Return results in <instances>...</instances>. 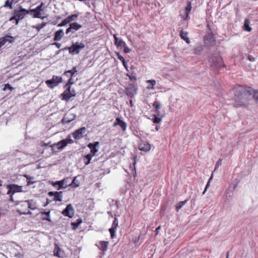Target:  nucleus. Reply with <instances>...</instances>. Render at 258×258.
I'll return each instance as SVG.
<instances>
[{
	"label": "nucleus",
	"mask_w": 258,
	"mask_h": 258,
	"mask_svg": "<svg viewBox=\"0 0 258 258\" xmlns=\"http://www.w3.org/2000/svg\"><path fill=\"white\" fill-rule=\"evenodd\" d=\"M16 205H20L21 207H28L27 200L19 202Z\"/></svg>",
	"instance_id": "obj_43"
},
{
	"label": "nucleus",
	"mask_w": 258,
	"mask_h": 258,
	"mask_svg": "<svg viewBox=\"0 0 258 258\" xmlns=\"http://www.w3.org/2000/svg\"><path fill=\"white\" fill-rule=\"evenodd\" d=\"M99 142H96L94 143H89L88 145V147L90 149V152L93 156L95 155V154L98 151V149L97 148V147L99 146Z\"/></svg>",
	"instance_id": "obj_15"
},
{
	"label": "nucleus",
	"mask_w": 258,
	"mask_h": 258,
	"mask_svg": "<svg viewBox=\"0 0 258 258\" xmlns=\"http://www.w3.org/2000/svg\"><path fill=\"white\" fill-rule=\"evenodd\" d=\"M14 13L17 18L22 19L24 18L26 14L29 13V11H28L22 7H20V10H15L14 11Z\"/></svg>",
	"instance_id": "obj_12"
},
{
	"label": "nucleus",
	"mask_w": 258,
	"mask_h": 258,
	"mask_svg": "<svg viewBox=\"0 0 258 258\" xmlns=\"http://www.w3.org/2000/svg\"><path fill=\"white\" fill-rule=\"evenodd\" d=\"M155 108L156 109L155 112H156V111H158V110L160 108V104L159 102L157 101H155L153 105Z\"/></svg>",
	"instance_id": "obj_45"
},
{
	"label": "nucleus",
	"mask_w": 258,
	"mask_h": 258,
	"mask_svg": "<svg viewBox=\"0 0 258 258\" xmlns=\"http://www.w3.org/2000/svg\"><path fill=\"white\" fill-rule=\"evenodd\" d=\"M6 41L7 40L5 38H4L2 40H0V48L5 44Z\"/></svg>",
	"instance_id": "obj_53"
},
{
	"label": "nucleus",
	"mask_w": 258,
	"mask_h": 258,
	"mask_svg": "<svg viewBox=\"0 0 258 258\" xmlns=\"http://www.w3.org/2000/svg\"><path fill=\"white\" fill-rule=\"evenodd\" d=\"M25 177L27 179V185L29 186L33 183H34V181H32L31 179H33V178L32 177H30V176L26 175L25 176Z\"/></svg>",
	"instance_id": "obj_38"
},
{
	"label": "nucleus",
	"mask_w": 258,
	"mask_h": 258,
	"mask_svg": "<svg viewBox=\"0 0 258 258\" xmlns=\"http://www.w3.org/2000/svg\"><path fill=\"white\" fill-rule=\"evenodd\" d=\"M72 47L71 54L72 55L78 54L80 53V50L85 47V45L82 42H77L72 44Z\"/></svg>",
	"instance_id": "obj_6"
},
{
	"label": "nucleus",
	"mask_w": 258,
	"mask_h": 258,
	"mask_svg": "<svg viewBox=\"0 0 258 258\" xmlns=\"http://www.w3.org/2000/svg\"><path fill=\"white\" fill-rule=\"evenodd\" d=\"M108 245V242L105 241H101L96 245L97 247L102 251L107 250Z\"/></svg>",
	"instance_id": "obj_20"
},
{
	"label": "nucleus",
	"mask_w": 258,
	"mask_h": 258,
	"mask_svg": "<svg viewBox=\"0 0 258 258\" xmlns=\"http://www.w3.org/2000/svg\"><path fill=\"white\" fill-rule=\"evenodd\" d=\"M62 79L61 77L53 76L52 78L45 81V84L50 89H53L62 82Z\"/></svg>",
	"instance_id": "obj_3"
},
{
	"label": "nucleus",
	"mask_w": 258,
	"mask_h": 258,
	"mask_svg": "<svg viewBox=\"0 0 258 258\" xmlns=\"http://www.w3.org/2000/svg\"><path fill=\"white\" fill-rule=\"evenodd\" d=\"M204 43L206 47H210L215 44V39L212 33H209L204 37Z\"/></svg>",
	"instance_id": "obj_5"
},
{
	"label": "nucleus",
	"mask_w": 258,
	"mask_h": 258,
	"mask_svg": "<svg viewBox=\"0 0 258 258\" xmlns=\"http://www.w3.org/2000/svg\"><path fill=\"white\" fill-rule=\"evenodd\" d=\"M43 5L44 4L43 3H41V4L40 5H39L35 8V10L41 13L43 11V9L42 8V7H43Z\"/></svg>",
	"instance_id": "obj_46"
},
{
	"label": "nucleus",
	"mask_w": 258,
	"mask_h": 258,
	"mask_svg": "<svg viewBox=\"0 0 258 258\" xmlns=\"http://www.w3.org/2000/svg\"><path fill=\"white\" fill-rule=\"evenodd\" d=\"M140 150L147 152L151 149V145L145 141H142L139 145Z\"/></svg>",
	"instance_id": "obj_14"
},
{
	"label": "nucleus",
	"mask_w": 258,
	"mask_h": 258,
	"mask_svg": "<svg viewBox=\"0 0 258 258\" xmlns=\"http://www.w3.org/2000/svg\"><path fill=\"white\" fill-rule=\"evenodd\" d=\"M9 195H10V201L11 202H14V198H13V195H12V194H8Z\"/></svg>",
	"instance_id": "obj_59"
},
{
	"label": "nucleus",
	"mask_w": 258,
	"mask_h": 258,
	"mask_svg": "<svg viewBox=\"0 0 258 258\" xmlns=\"http://www.w3.org/2000/svg\"><path fill=\"white\" fill-rule=\"evenodd\" d=\"M113 37L114 39V43L117 47L125 46V42L121 39L118 38L116 34H114Z\"/></svg>",
	"instance_id": "obj_18"
},
{
	"label": "nucleus",
	"mask_w": 258,
	"mask_h": 258,
	"mask_svg": "<svg viewBox=\"0 0 258 258\" xmlns=\"http://www.w3.org/2000/svg\"><path fill=\"white\" fill-rule=\"evenodd\" d=\"M49 196H54V201L61 202L62 201V191H49L48 192Z\"/></svg>",
	"instance_id": "obj_16"
},
{
	"label": "nucleus",
	"mask_w": 258,
	"mask_h": 258,
	"mask_svg": "<svg viewBox=\"0 0 258 258\" xmlns=\"http://www.w3.org/2000/svg\"><path fill=\"white\" fill-rule=\"evenodd\" d=\"M16 19V16H15V15L12 17L10 19V21H12L13 20H15Z\"/></svg>",
	"instance_id": "obj_63"
},
{
	"label": "nucleus",
	"mask_w": 258,
	"mask_h": 258,
	"mask_svg": "<svg viewBox=\"0 0 258 258\" xmlns=\"http://www.w3.org/2000/svg\"><path fill=\"white\" fill-rule=\"evenodd\" d=\"M250 21L248 19H245L244 22L243 27L244 28L245 30L250 32L251 30V27L249 26Z\"/></svg>",
	"instance_id": "obj_31"
},
{
	"label": "nucleus",
	"mask_w": 258,
	"mask_h": 258,
	"mask_svg": "<svg viewBox=\"0 0 258 258\" xmlns=\"http://www.w3.org/2000/svg\"><path fill=\"white\" fill-rule=\"evenodd\" d=\"M119 125L122 128V131H125L126 130V123L121 120L119 117H117L115 122L114 123V126Z\"/></svg>",
	"instance_id": "obj_17"
},
{
	"label": "nucleus",
	"mask_w": 258,
	"mask_h": 258,
	"mask_svg": "<svg viewBox=\"0 0 258 258\" xmlns=\"http://www.w3.org/2000/svg\"><path fill=\"white\" fill-rule=\"evenodd\" d=\"M42 219L43 220H46V221H48L49 222H50L51 221V220L49 218V217H47L46 216V217H44V218H42Z\"/></svg>",
	"instance_id": "obj_60"
},
{
	"label": "nucleus",
	"mask_w": 258,
	"mask_h": 258,
	"mask_svg": "<svg viewBox=\"0 0 258 258\" xmlns=\"http://www.w3.org/2000/svg\"><path fill=\"white\" fill-rule=\"evenodd\" d=\"M17 211L18 212H19L20 213V214H21V215H32V212L29 210L22 212L21 211V210L18 209L17 210Z\"/></svg>",
	"instance_id": "obj_42"
},
{
	"label": "nucleus",
	"mask_w": 258,
	"mask_h": 258,
	"mask_svg": "<svg viewBox=\"0 0 258 258\" xmlns=\"http://www.w3.org/2000/svg\"><path fill=\"white\" fill-rule=\"evenodd\" d=\"M78 17V14H73L71 16H68L67 18H66L64 20H63L58 25V27H62L66 25L67 24L69 23L72 21H74L76 20V19Z\"/></svg>",
	"instance_id": "obj_11"
},
{
	"label": "nucleus",
	"mask_w": 258,
	"mask_h": 258,
	"mask_svg": "<svg viewBox=\"0 0 258 258\" xmlns=\"http://www.w3.org/2000/svg\"><path fill=\"white\" fill-rule=\"evenodd\" d=\"M86 132L85 127H82L72 133L73 137L75 140H80L83 138L84 134Z\"/></svg>",
	"instance_id": "obj_8"
},
{
	"label": "nucleus",
	"mask_w": 258,
	"mask_h": 258,
	"mask_svg": "<svg viewBox=\"0 0 258 258\" xmlns=\"http://www.w3.org/2000/svg\"><path fill=\"white\" fill-rule=\"evenodd\" d=\"M187 201V200H185L183 201H181L179 202L176 206V211L178 212L179 209H180L186 203Z\"/></svg>",
	"instance_id": "obj_36"
},
{
	"label": "nucleus",
	"mask_w": 258,
	"mask_h": 258,
	"mask_svg": "<svg viewBox=\"0 0 258 258\" xmlns=\"http://www.w3.org/2000/svg\"><path fill=\"white\" fill-rule=\"evenodd\" d=\"M160 228H161V226L159 225L155 230V231H156L157 232V234L159 232V230L160 229Z\"/></svg>",
	"instance_id": "obj_64"
},
{
	"label": "nucleus",
	"mask_w": 258,
	"mask_h": 258,
	"mask_svg": "<svg viewBox=\"0 0 258 258\" xmlns=\"http://www.w3.org/2000/svg\"><path fill=\"white\" fill-rule=\"evenodd\" d=\"M210 182L208 181V183H207V185L205 187V190L203 193V194H204L206 192V191L207 190L208 188L209 187V185H210Z\"/></svg>",
	"instance_id": "obj_58"
},
{
	"label": "nucleus",
	"mask_w": 258,
	"mask_h": 258,
	"mask_svg": "<svg viewBox=\"0 0 258 258\" xmlns=\"http://www.w3.org/2000/svg\"><path fill=\"white\" fill-rule=\"evenodd\" d=\"M54 45H55L58 48H59L61 46V44L60 43L57 42L54 43Z\"/></svg>",
	"instance_id": "obj_61"
},
{
	"label": "nucleus",
	"mask_w": 258,
	"mask_h": 258,
	"mask_svg": "<svg viewBox=\"0 0 258 258\" xmlns=\"http://www.w3.org/2000/svg\"><path fill=\"white\" fill-rule=\"evenodd\" d=\"M46 25V23H42L41 24L38 25L36 26L35 27V28L38 30V31H39L42 28H43L44 27H45Z\"/></svg>",
	"instance_id": "obj_41"
},
{
	"label": "nucleus",
	"mask_w": 258,
	"mask_h": 258,
	"mask_svg": "<svg viewBox=\"0 0 258 258\" xmlns=\"http://www.w3.org/2000/svg\"><path fill=\"white\" fill-rule=\"evenodd\" d=\"M60 249L59 247H56L54 249V255L58 257H60Z\"/></svg>",
	"instance_id": "obj_39"
},
{
	"label": "nucleus",
	"mask_w": 258,
	"mask_h": 258,
	"mask_svg": "<svg viewBox=\"0 0 258 258\" xmlns=\"http://www.w3.org/2000/svg\"><path fill=\"white\" fill-rule=\"evenodd\" d=\"M41 215H45L47 217H50V211L48 212H41Z\"/></svg>",
	"instance_id": "obj_55"
},
{
	"label": "nucleus",
	"mask_w": 258,
	"mask_h": 258,
	"mask_svg": "<svg viewBox=\"0 0 258 258\" xmlns=\"http://www.w3.org/2000/svg\"><path fill=\"white\" fill-rule=\"evenodd\" d=\"M203 50V46L202 44H198L195 48L194 53L195 54H200Z\"/></svg>",
	"instance_id": "obj_33"
},
{
	"label": "nucleus",
	"mask_w": 258,
	"mask_h": 258,
	"mask_svg": "<svg viewBox=\"0 0 258 258\" xmlns=\"http://www.w3.org/2000/svg\"><path fill=\"white\" fill-rule=\"evenodd\" d=\"M72 48V45H71L70 47H64V48L62 49V50H69V52L71 54V49Z\"/></svg>",
	"instance_id": "obj_56"
},
{
	"label": "nucleus",
	"mask_w": 258,
	"mask_h": 258,
	"mask_svg": "<svg viewBox=\"0 0 258 258\" xmlns=\"http://www.w3.org/2000/svg\"><path fill=\"white\" fill-rule=\"evenodd\" d=\"M74 141L71 138V136H69L66 139L62 140L55 144L57 149L62 150L69 144H72Z\"/></svg>",
	"instance_id": "obj_7"
},
{
	"label": "nucleus",
	"mask_w": 258,
	"mask_h": 258,
	"mask_svg": "<svg viewBox=\"0 0 258 258\" xmlns=\"http://www.w3.org/2000/svg\"><path fill=\"white\" fill-rule=\"evenodd\" d=\"M213 61H214V64L217 67H221V65L220 64H218L220 61H222V58L219 57L218 59V62H215L214 59H213Z\"/></svg>",
	"instance_id": "obj_52"
},
{
	"label": "nucleus",
	"mask_w": 258,
	"mask_h": 258,
	"mask_svg": "<svg viewBox=\"0 0 258 258\" xmlns=\"http://www.w3.org/2000/svg\"><path fill=\"white\" fill-rule=\"evenodd\" d=\"M82 26L78 23H73L70 24V27L66 30V34H68L70 32L72 33H75L76 31L80 29Z\"/></svg>",
	"instance_id": "obj_10"
},
{
	"label": "nucleus",
	"mask_w": 258,
	"mask_h": 258,
	"mask_svg": "<svg viewBox=\"0 0 258 258\" xmlns=\"http://www.w3.org/2000/svg\"><path fill=\"white\" fill-rule=\"evenodd\" d=\"M126 76L128 77L131 81H136L137 80V78L135 76L131 75L129 74H127Z\"/></svg>",
	"instance_id": "obj_51"
},
{
	"label": "nucleus",
	"mask_w": 258,
	"mask_h": 258,
	"mask_svg": "<svg viewBox=\"0 0 258 258\" xmlns=\"http://www.w3.org/2000/svg\"><path fill=\"white\" fill-rule=\"evenodd\" d=\"M28 11H29V12H33L34 13V15H33L34 18L43 19V17H42L40 16V15L41 14V13L40 12L35 10V9H30Z\"/></svg>",
	"instance_id": "obj_32"
},
{
	"label": "nucleus",
	"mask_w": 258,
	"mask_h": 258,
	"mask_svg": "<svg viewBox=\"0 0 258 258\" xmlns=\"http://www.w3.org/2000/svg\"><path fill=\"white\" fill-rule=\"evenodd\" d=\"M118 227V220L115 217L114 218V220L113 222V223L112 224V227L111 228H115V229H117Z\"/></svg>",
	"instance_id": "obj_44"
},
{
	"label": "nucleus",
	"mask_w": 258,
	"mask_h": 258,
	"mask_svg": "<svg viewBox=\"0 0 258 258\" xmlns=\"http://www.w3.org/2000/svg\"><path fill=\"white\" fill-rule=\"evenodd\" d=\"M191 9V5L190 2L188 3L187 6L185 8V11H186V19H187L188 17V13L190 12Z\"/></svg>",
	"instance_id": "obj_37"
},
{
	"label": "nucleus",
	"mask_w": 258,
	"mask_h": 258,
	"mask_svg": "<svg viewBox=\"0 0 258 258\" xmlns=\"http://www.w3.org/2000/svg\"><path fill=\"white\" fill-rule=\"evenodd\" d=\"M7 188H9L7 194L14 195L16 192L23 191V187L15 184H10L6 185Z\"/></svg>",
	"instance_id": "obj_4"
},
{
	"label": "nucleus",
	"mask_w": 258,
	"mask_h": 258,
	"mask_svg": "<svg viewBox=\"0 0 258 258\" xmlns=\"http://www.w3.org/2000/svg\"><path fill=\"white\" fill-rule=\"evenodd\" d=\"M159 115H160L159 111H156V114L153 115V122L154 123H159L161 121L163 116H161V117H160Z\"/></svg>",
	"instance_id": "obj_24"
},
{
	"label": "nucleus",
	"mask_w": 258,
	"mask_h": 258,
	"mask_svg": "<svg viewBox=\"0 0 258 258\" xmlns=\"http://www.w3.org/2000/svg\"><path fill=\"white\" fill-rule=\"evenodd\" d=\"M78 72L77 70V68L76 67H74L72 70H69L64 73V75L67 76L70 75L71 77L75 76V73Z\"/></svg>",
	"instance_id": "obj_28"
},
{
	"label": "nucleus",
	"mask_w": 258,
	"mask_h": 258,
	"mask_svg": "<svg viewBox=\"0 0 258 258\" xmlns=\"http://www.w3.org/2000/svg\"><path fill=\"white\" fill-rule=\"evenodd\" d=\"M123 47L124 48V50H123V51L124 53H129L131 51L132 49L129 48L127 46H126V44H125V46H123Z\"/></svg>",
	"instance_id": "obj_49"
},
{
	"label": "nucleus",
	"mask_w": 258,
	"mask_h": 258,
	"mask_svg": "<svg viewBox=\"0 0 258 258\" xmlns=\"http://www.w3.org/2000/svg\"><path fill=\"white\" fill-rule=\"evenodd\" d=\"M76 115L74 113H67L64 115L62 119L63 123H68L75 119Z\"/></svg>",
	"instance_id": "obj_13"
},
{
	"label": "nucleus",
	"mask_w": 258,
	"mask_h": 258,
	"mask_svg": "<svg viewBox=\"0 0 258 258\" xmlns=\"http://www.w3.org/2000/svg\"><path fill=\"white\" fill-rule=\"evenodd\" d=\"M82 220L81 218H78L76 222H72L71 225L73 227L74 229H76L78 226L82 223Z\"/></svg>",
	"instance_id": "obj_34"
},
{
	"label": "nucleus",
	"mask_w": 258,
	"mask_h": 258,
	"mask_svg": "<svg viewBox=\"0 0 258 258\" xmlns=\"http://www.w3.org/2000/svg\"><path fill=\"white\" fill-rule=\"evenodd\" d=\"M136 93V89L133 86L128 87L126 89V95L131 97H133Z\"/></svg>",
	"instance_id": "obj_22"
},
{
	"label": "nucleus",
	"mask_w": 258,
	"mask_h": 258,
	"mask_svg": "<svg viewBox=\"0 0 258 258\" xmlns=\"http://www.w3.org/2000/svg\"><path fill=\"white\" fill-rule=\"evenodd\" d=\"M63 35L64 32L62 29H60L56 31L54 33L53 40L56 41L60 40Z\"/></svg>",
	"instance_id": "obj_21"
},
{
	"label": "nucleus",
	"mask_w": 258,
	"mask_h": 258,
	"mask_svg": "<svg viewBox=\"0 0 258 258\" xmlns=\"http://www.w3.org/2000/svg\"><path fill=\"white\" fill-rule=\"evenodd\" d=\"M180 36L182 39L185 40L187 43L189 44L190 43V40L187 37V33L186 32H184L183 31L181 30L180 32Z\"/></svg>",
	"instance_id": "obj_27"
},
{
	"label": "nucleus",
	"mask_w": 258,
	"mask_h": 258,
	"mask_svg": "<svg viewBox=\"0 0 258 258\" xmlns=\"http://www.w3.org/2000/svg\"><path fill=\"white\" fill-rule=\"evenodd\" d=\"M250 100L253 99L255 102L258 101V90H254L251 88Z\"/></svg>",
	"instance_id": "obj_26"
},
{
	"label": "nucleus",
	"mask_w": 258,
	"mask_h": 258,
	"mask_svg": "<svg viewBox=\"0 0 258 258\" xmlns=\"http://www.w3.org/2000/svg\"><path fill=\"white\" fill-rule=\"evenodd\" d=\"M93 157V155L91 154H88L84 156V160L85 165H88L90 164V161L91 160Z\"/></svg>",
	"instance_id": "obj_29"
},
{
	"label": "nucleus",
	"mask_w": 258,
	"mask_h": 258,
	"mask_svg": "<svg viewBox=\"0 0 258 258\" xmlns=\"http://www.w3.org/2000/svg\"><path fill=\"white\" fill-rule=\"evenodd\" d=\"M50 144V142H48V143H46L44 142L43 141H42V142H41L40 146L41 147L47 146L48 145H49Z\"/></svg>",
	"instance_id": "obj_54"
},
{
	"label": "nucleus",
	"mask_w": 258,
	"mask_h": 258,
	"mask_svg": "<svg viewBox=\"0 0 258 258\" xmlns=\"http://www.w3.org/2000/svg\"><path fill=\"white\" fill-rule=\"evenodd\" d=\"M117 55L118 59L121 61L122 63H123V62H126L125 60L122 56L120 55L119 53H117Z\"/></svg>",
	"instance_id": "obj_50"
},
{
	"label": "nucleus",
	"mask_w": 258,
	"mask_h": 258,
	"mask_svg": "<svg viewBox=\"0 0 258 258\" xmlns=\"http://www.w3.org/2000/svg\"><path fill=\"white\" fill-rule=\"evenodd\" d=\"M80 182L79 180H77V177H75L74 178L72 182L70 184V186H71L73 187H77L79 186Z\"/></svg>",
	"instance_id": "obj_35"
},
{
	"label": "nucleus",
	"mask_w": 258,
	"mask_h": 258,
	"mask_svg": "<svg viewBox=\"0 0 258 258\" xmlns=\"http://www.w3.org/2000/svg\"><path fill=\"white\" fill-rule=\"evenodd\" d=\"M64 216L72 218L73 217L75 211L72 205L70 204L67 206L66 208L61 212Z\"/></svg>",
	"instance_id": "obj_9"
},
{
	"label": "nucleus",
	"mask_w": 258,
	"mask_h": 258,
	"mask_svg": "<svg viewBox=\"0 0 258 258\" xmlns=\"http://www.w3.org/2000/svg\"><path fill=\"white\" fill-rule=\"evenodd\" d=\"M116 229L111 228L109 229V232L110 233V236L111 238H113L115 236V232H116Z\"/></svg>",
	"instance_id": "obj_40"
},
{
	"label": "nucleus",
	"mask_w": 258,
	"mask_h": 258,
	"mask_svg": "<svg viewBox=\"0 0 258 258\" xmlns=\"http://www.w3.org/2000/svg\"><path fill=\"white\" fill-rule=\"evenodd\" d=\"M74 83V81L72 79V78H70L69 80V81L68 82L67 84H69L70 85H71V84H73Z\"/></svg>",
	"instance_id": "obj_62"
},
{
	"label": "nucleus",
	"mask_w": 258,
	"mask_h": 258,
	"mask_svg": "<svg viewBox=\"0 0 258 258\" xmlns=\"http://www.w3.org/2000/svg\"><path fill=\"white\" fill-rule=\"evenodd\" d=\"M28 208L32 210H34L37 209V203L33 200H27Z\"/></svg>",
	"instance_id": "obj_23"
},
{
	"label": "nucleus",
	"mask_w": 258,
	"mask_h": 258,
	"mask_svg": "<svg viewBox=\"0 0 258 258\" xmlns=\"http://www.w3.org/2000/svg\"><path fill=\"white\" fill-rule=\"evenodd\" d=\"M7 89L12 90L13 89V88L9 84H5V87L3 88V90L5 91L7 90Z\"/></svg>",
	"instance_id": "obj_47"
},
{
	"label": "nucleus",
	"mask_w": 258,
	"mask_h": 258,
	"mask_svg": "<svg viewBox=\"0 0 258 258\" xmlns=\"http://www.w3.org/2000/svg\"><path fill=\"white\" fill-rule=\"evenodd\" d=\"M251 88L238 86L234 89V103L236 107H247L250 100Z\"/></svg>",
	"instance_id": "obj_1"
},
{
	"label": "nucleus",
	"mask_w": 258,
	"mask_h": 258,
	"mask_svg": "<svg viewBox=\"0 0 258 258\" xmlns=\"http://www.w3.org/2000/svg\"><path fill=\"white\" fill-rule=\"evenodd\" d=\"M222 162V159H219L216 163L215 167V170L219 168V166L221 165Z\"/></svg>",
	"instance_id": "obj_48"
},
{
	"label": "nucleus",
	"mask_w": 258,
	"mask_h": 258,
	"mask_svg": "<svg viewBox=\"0 0 258 258\" xmlns=\"http://www.w3.org/2000/svg\"><path fill=\"white\" fill-rule=\"evenodd\" d=\"M123 67L125 68L126 71L127 72H128V66L126 63V62H123V63H122Z\"/></svg>",
	"instance_id": "obj_57"
},
{
	"label": "nucleus",
	"mask_w": 258,
	"mask_h": 258,
	"mask_svg": "<svg viewBox=\"0 0 258 258\" xmlns=\"http://www.w3.org/2000/svg\"><path fill=\"white\" fill-rule=\"evenodd\" d=\"M64 87L66 88V90L61 94L62 100L68 101L71 97L76 96V91L74 88H72L71 86L69 84H66Z\"/></svg>",
	"instance_id": "obj_2"
},
{
	"label": "nucleus",
	"mask_w": 258,
	"mask_h": 258,
	"mask_svg": "<svg viewBox=\"0 0 258 258\" xmlns=\"http://www.w3.org/2000/svg\"><path fill=\"white\" fill-rule=\"evenodd\" d=\"M65 179H62L60 181H57L55 182H52V185L54 187L58 186L57 189L59 190L62 188H65L67 186V185H64Z\"/></svg>",
	"instance_id": "obj_19"
},
{
	"label": "nucleus",
	"mask_w": 258,
	"mask_h": 258,
	"mask_svg": "<svg viewBox=\"0 0 258 258\" xmlns=\"http://www.w3.org/2000/svg\"><path fill=\"white\" fill-rule=\"evenodd\" d=\"M147 83L150 84L147 87V88L148 89H152V90L155 89V86L156 84V81L155 80H148L147 81Z\"/></svg>",
	"instance_id": "obj_30"
},
{
	"label": "nucleus",
	"mask_w": 258,
	"mask_h": 258,
	"mask_svg": "<svg viewBox=\"0 0 258 258\" xmlns=\"http://www.w3.org/2000/svg\"><path fill=\"white\" fill-rule=\"evenodd\" d=\"M16 3H17V0H8L5 2L4 6L1 7L0 8H2V7H8L10 9H12V5L13 4H16Z\"/></svg>",
	"instance_id": "obj_25"
}]
</instances>
